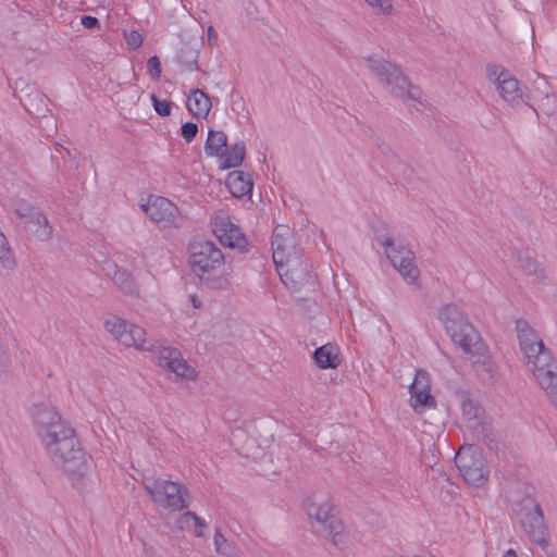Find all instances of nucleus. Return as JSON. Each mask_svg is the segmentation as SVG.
Wrapping results in <instances>:
<instances>
[{
	"label": "nucleus",
	"instance_id": "obj_41",
	"mask_svg": "<svg viewBox=\"0 0 557 557\" xmlns=\"http://www.w3.org/2000/svg\"><path fill=\"white\" fill-rule=\"evenodd\" d=\"M504 557H517V554H516V552L513 549H509V550L506 552Z\"/></svg>",
	"mask_w": 557,
	"mask_h": 557
},
{
	"label": "nucleus",
	"instance_id": "obj_34",
	"mask_svg": "<svg viewBox=\"0 0 557 557\" xmlns=\"http://www.w3.org/2000/svg\"><path fill=\"white\" fill-rule=\"evenodd\" d=\"M198 133V126L196 123L186 122L181 127L182 137L186 140V143H191Z\"/></svg>",
	"mask_w": 557,
	"mask_h": 557
},
{
	"label": "nucleus",
	"instance_id": "obj_21",
	"mask_svg": "<svg viewBox=\"0 0 557 557\" xmlns=\"http://www.w3.org/2000/svg\"><path fill=\"white\" fill-rule=\"evenodd\" d=\"M225 183L230 193L236 198H243L252 193L253 183L251 176L243 171L235 170L231 172Z\"/></svg>",
	"mask_w": 557,
	"mask_h": 557
},
{
	"label": "nucleus",
	"instance_id": "obj_35",
	"mask_svg": "<svg viewBox=\"0 0 557 557\" xmlns=\"http://www.w3.org/2000/svg\"><path fill=\"white\" fill-rule=\"evenodd\" d=\"M125 40L129 49L136 50L143 44V36L136 30H131L125 34Z\"/></svg>",
	"mask_w": 557,
	"mask_h": 557
},
{
	"label": "nucleus",
	"instance_id": "obj_17",
	"mask_svg": "<svg viewBox=\"0 0 557 557\" xmlns=\"http://www.w3.org/2000/svg\"><path fill=\"white\" fill-rule=\"evenodd\" d=\"M492 76H495L496 89L506 102L513 106L528 103L529 97L524 94L519 81L508 70H502L497 75L493 72Z\"/></svg>",
	"mask_w": 557,
	"mask_h": 557
},
{
	"label": "nucleus",
	"instance_id": "obj_3",
	"mask_svg": "<svg viewBox=\"0 0 557 557\" xmlns=\"http://www.w3.org/2000/svg\"><path fill=\"white\" fill-rule=\"evenodd\" d=\"M188 262L201 284L213 290L230 287L231 268L225 264L221 249L212 242H196L190 246Z\"/></svg>",
	"mask_w": 557,
	"mask_h": 557
},
{
	"label": "nucleus",
	"instance_id": "obj_33",
	"mask_svg": "<svg viewBox=\"0 0 557 557\" xmlns=\"http://www.w3.org/2000/svg\"><path fill=\"white\" fill-rule=\"evenodd\" d=\"M147 72L156 81L160 79L162 67L157 55H152L147 61Z\"/></svg>",
	"mask_w": 557,
	"mask_h": 557
},
{
	"label": "nucleus",
	"instance_id": "obj_12",
	"mask_svg": "<svg viewBox=\"0 0 557 557\" xmlns=\"http://www.w3.org/2000/svg\"><path fill=\"white\" fill-rule=\"evenodd\" d=\"M104 326L115 339L126 347H135L139 350H151L153 347L152 344L146 339V331L139 325L113 317L106 320Z\"/></svg>",
	"mask_w": 557,
	"mask_h": 557
},
{
	"label": "nucleus",
	"instance_id": "obj_4",
	"mask_svg": "<svg viewBox=\"0 0 557 557\" xmlns=\"http://www.w3.org/2000/svg\"><path fill=\"white\" fill-rule=\"evenodd\" d=\"M367 63L379 79L388 87L389 92L400 98L409 111H420V107L423 106L421 90L409 82L399 67L377 57H369Z\"/></svg>",
	"mask_w": 557,
	"mask_h": 557
},
{
	"label": "nucleus",
	"instance_id": "obj_36",
	"mask_svg": "<svg viewBox=\"0 0 557 557\" xmlns=\"http://www.w3.org/2000/svg\"><path fill=\"white\" fill-rule=\"evenodd\" d=\"M188 54L189 55H188V58L186 60H182L183 55H180V62L182 63L184 69L186 71H188V72L198 71L199 67H198V63H197V59H196L195 52L190 51Z\"/></svg>",
	"mask_w": 557,
	"mask_h": 557
},
{
	"label": "nucleus",
	"instance_id": "obj_19",
	"mask_svg": "<svg viewBox=\"0 0 557 557\" xmlns=\"http://www.w3.org/2000/svg\"><path fill=\"white\" fill-rule=\"evenodd\" d=\"M272 258L275 264L276 271H281L280 268L286 265L289 258L296 256L290 232L285 226H277L272 236Z\"/></svg>",
	"mask_w": 557,
	"mask_h": 557
},
{
	"label": "nucleus",
	"instance_id": "obj_40",
	"mask_svg": "<svg viewBox=\"0 0 557 557\" xmlns=\"http://www.w3.org/2000/svg\"><path fill=\"white\" fill-rule=\"evenodd\" d=\"M190 301H191L194 308H200L201 307V301H200V299L196 295H191L190 296Z\"/></svg>",
	"mask_w": 557,
	"mask_h": 557
},
{
	"label": "nucleus",
	"instance_id": "obj_11",
	"mask_svg": "<svg viewBox=\"0 0 557 557\" xmlns=\"http://www.w3.org/2000/svg\"><path fill=\"white\" fill-rule=\"evenodd\" d=\"M460 474L469 484L480 486L488 478V467L482 450L475 445L462 446L455 456Z\"/></svg>",
	"mask_w": 557,
	"mask_h": 557
},
{
	"label": "nucleus",
	"instance_id": "obj_8",
	"mask_svg": "<svg viewBox=\"0 0 557 557\" xmlns=\"http://www.w3.org/2000/svg\"><path fill=\"white\" fill-rule=\"evenodd\" d=\"M63 440L55 454H47L51 461L67 474H83L86 469V457L75 431H64Z\"/></svg>",
	"mask_w": 557,
	"mask_h": 557
},
{
	"label": "nucleus",
	"instance_id": "obj_18",
	"mask_svg": "<svg viewBox=\"0 0 557 557\" xmlns=\"http://www.w3.org/2000/svg\"><path fill=\"white\" fill-rule=\"evenodd\" d=\"M158 364L178 377L193 379L195 375V370L187 363L177 348H159Z\"/></svg>",
	"mask_w": 557,
	"mask_h": 557
},
{
	"label": "nucleus",
	"instance_id": "obj_30",
	"mask_svg": "<svg viewBox=\"0 0 557 557\" xmlns=\"http://www.w3.org/2000/svg\"><path fill=\"white\" fill-rule=\"evenodd\" d=\"M520 260H527L525 264L522 265L525 274L534 276L535 281L539 282L545 277L544 269L535 260L530 257L521 258Z\"/></svg>",
	"mask_w": 557,
	"mask_h": 557
},
{
	"label": "nucleus",
	"instance_id": "obj_37",
	"mask_svg": "<svg viewBox=\"0 0 557 557\" xmlns=\"http://www.w3.org/2000/svg\"><path fill=\"white\" fill-rule=\"evenodd\" d=\"M371 7L379 9L382 13H388L392 10L391 0H366Z\"/></svg>",
	"mask_w": 557,
	"mask_h": 557
},
{
	"label": "nucleus",
	"instance_id": "obj_16",
	"mask_svg": "<svg viewBox=\"0 0 557 557\" xmlns=\"http://www.w3.org/2000/svg\"><path fill=\"white\" fill-rule=\"evenodd\" d=\"M410 405L417 413L425 409L436 407V400L430 393L428 373L423 370H417L416 376L409 386Z\"/></svg>",
	"mask_w": 557,
	"mask_h": 557
},
{
	"label": "nucleus",
	"instance_id": "obj_20",
	"mask_svg": "<svg viewBox=\"0 0 557 557\" xmlns=\"http://www.w3.org/2000/svg\"><path fill=\"white\" fill-rule=\"evenodd\" d=\"M213 233L223 246L236 248L239 251L247 246V239L239 227L231 222L228 216L219 218L213 224Z\"/></svg>",
	"mask_w": 557,
	"mask_h": 557
},
{
	"label": "nucleus",
	"instance_id": "obj_10",
	"mask_svg": "<svg viewBox=\"0 0 557 557\" xmlns=\"http://www.w3.org/2000/svg\"><path fill=\"white\" fill-rule=\"evenodd\" d=\"M379 243L384 247L387 259L405 281L409 284L416 283L420 271L416 264V256L409 246L389 235L380 236Z\"/></svg>",
	"mask_w": 557,
	"mask_h": 557
},
{
	"label": "nucleus",
	"instance_id": "obj_5",
	"mask_svg": "<svg viewBox=\"0 0 557 557\" xmlns=\"http://www.w3.org/2000/svg\"><path fill=\"white\" fill-rule=\"evenodd\" d=\"M509 499L512 513L521 523L530 540L545 547L548 544L549 535L540 504L530 493H525L522 497L511 495Z\"/></svg>",
	"mask_w": 557,
	"mask_h": 557
},
{
	"label": "nucleus",
	"instance_id": "obj_24",
	"mask_svg": "<svg viewBox=\"0 0 557 557\" xmlns=\"http://www.w3.org/2000/svg\"><path fill=\"white\" fill-rule=\"evenodd\" d=\"M180 531H190L196 537H201L207 528L206 521L193 511H185L175 521Z\"/></svg>",
	"mask_w": 557,
	"mask_h": 557
},
{
	"label": "nucleus",
	"instance_id": "obj_25",
	"mask_svg": "<svg viewBox=\"0 0 557 557\" xmlns=\"http://www.w3.org/2000/svg\"><path fill=\"white\" fill-rule=\"evenodd\" d=\"M226 146L227 136L223 131L209 129L203 147L207 157L220 158L226 152Z\"/></svg>",
	"mask_w": 557,
	"mask_h": 557
},
{
	"label": "nucleus",
	"instance_id": "obj_15",
	"mask_svg": "<svg viewBox=\"0 0 557 557\" xmlns=\"http://www.w3.org/2000/svg\"><path fill=\"white\" fill-rule=\"evenodd\" d=\"M280 269L281 271H277V273L281 281L290 289H298L312 281L310 265L308 261L304 260L300 256L296 255L289 258L286 265Z\"/></svg>",
	"mask_w": 557,
	"mask_h": 557
},
{
	"label": "nucleus",
	"instance_id": "obj_13",
	"mask_svg": "<svg viewBox=\"0 0 557 557\" xmlns=\"http://www.w3.org/2000/svg\"><path fill=\"white\" fill-rule=\"evenodd\" d=\"M144 212L164 228H177L182 224V216L177 206L170 199L161 196H150L147 203L141 205Z\"/></svg>",
	"mask_w": 557,
	"mask_h": 557
},
{
	"label": "nucleus",
	"instance_id": "obj_32",
	"mask_svg": "<svg viewBox=\"0 0 557 557\" xmlns=\"http://www.w3.org/2000/svg\"><path fill=\"white\" fill-rule=\"evenodd\" d=\"M151 101H152V106H153V109L154 111L160 115V116H169L171 114V110H172V102L171 101H168V100H161L159 99L156 95H151Z\"/></svg>",
	"mask_w": 557,
	"mask_h": 557
},
{
	"label": "nucleus",
	"instance_id": "obj_14",
	"mask_svg": "<svg viewBox=\"0 0 557 557\" xmlns=\"http://www.w3.org/2000/svg\"><path fill=\"white\" fill-rule=\"evenodd\" d=\"M14 214L24 221V228L39 240L46 242L52 237L53 228L38 207L21 201L14 208Z\"/></svg>",
	"mask_w": 557,
	"mask_h": 557
},
{
	"label": "nucleus",
	"instance_id": "obj_31",
	"mask_svg": "<svg viewBox=\"0 0 557 557\" xmlns=\"http://www.w3.org/2000/svg\"><path fill=\"white\" fill-rule=\"evenodd\" d=\"M461 410L465 418L471 422L479 418L481 408L472 399H465L461 404Z\"/></svg>",
	"mask_w": 557,
	"mask_h": 557
},
{
	"label": "nucleus",
	"instance_id": "obj_6",
	"mask_svg": "<svg viewBox=\"0 0 557 557\" xmlns=\"http://www.w3.org/2000/svg\"><path fill=\"white\" fill-rule=\"evenodd\" d=\"M32 417L36 432L47 454H55L58 445L63 440L64 431L74 429L61 418L60 413L47 404H37L32 408Z\"/></svg>",
	"mask_w": 557,
	"mask_h": 557
},
{
	"label": "nucleus",
	"instance_id": "obj_26",
	"mask_svg": "<svg viewBox=\"0 0 557 557\" xmlns=\"http://www.w3.org/2000/svg\"><path fill=\"white\" fill-rule=\"evenodd\" d=\"M313 360L320 369H335L339 364L337 348L331 344L323 345L314 350Z\"/></svg>",
	"mask_w": 557,
	"mask_h": 557
},
{
	"label": "nucleus",
	"instance_id": "obj_22",
	"mask_svg": "<svg viewBox=\"0 0 557 557\" xmlns=\"http://www.w3.org/2000/svg\"><path fill=\"white\" fill-rule=\"evenodd\" d=\"M186 107L188 112L198 119H206L211 109V101L209 96L201 89L195 88L190 90Z\"/></svg>",
	"mask_w": 557,
	"mask_h": 557
},
{
	"label": "nucleus",
	"instance_id": "obj_28",
	"mask_svg": "<svg viewBox=\"0 0 557 557\" xmlns=\"http://www.w3.org/2000/svg\"><path fill=\"white\" fill-rule=\"evenodd\" d=\"M113 282L125 293L134 294L136 284L131 274L125 271L116 270L112 276Z\"/></svg>",
	"mask_w": 557,
	"mask_h": 557
},
{
	"label": "nucleus",
	"instance_id": "obj_1",
	"mask_svg": "<svg viewBox=\"0 0 557 557\" xmlns=\"http://www.w3.org/2000/svg\"><path fill=\"white\" fill-rule=\"evenodd\" d=\"M438 319L455 345L466 355L478 356L473 362L475 371L493 379L497 372L496 363L491 356L485 355L486 347L480 333L468 321L460 307L455 304L444 305L440 309Z\"/></svg>",
	"mask_w": 557,
	"mask_h": 557
},
{
	"label": "nucleus",
	"instance_id": "obj_9",
	"mask_svg": "<svg viewBox=\"0 0 557 557\" xmlns=\"http://www.w3.org/2000/svg\"><path fill=\"white\" fill-rule=\"evenodd\" d=\"M305 506L308 517L319 524V532L330 537L335 546L345 545L347 535L343 531V523L333 513V505L329 500L317 503L307 499Z\"/></svg>",
	"mask_w": 557,
	"mask_h": 557
},
{
	"label": "nucleus",
	"instance_id": "obj_39",
	"mask_svg": "<svg viewBox=\"0 0 557 557\" xmlns=\"http://www.w3.org/2000/svg\"><path fill=\"white\" fill-rule=\"evenodd\" d=\"M208 44L209 46L213 47L216 44L218 40V34L213 26L208 27Z\"/></svg>",
	"mask_w": 557,
	"mask_h": 557
},
{
	"label": "nucleus",
	"instance_id": "obj_7",
	"mask_svg": "<svg viewBox=\"0 0 557 557\" xmlns=\"http://www.w3.org/2000/svg\"><path fill=\"white\" fill-rule=\"evenodd\" d=\"M143 483L151 500L161 508L181 511L189 505L188 490L177 482L161 478H146Z\"/></svg>",
	"mask_w": 557,
	"mask_h": 557
},
{
	"label": "nucleus",
	"instance_id": "obj_29",
	"mask_svg": "<svg viewBox=\"0 0 557 557\" xmlns=\"http://www.w3.org/2000/svg\"><path fill=\"white\" fill-rule=\"evenodd\" d=\"M0 263L8 269L13 268L15 264V259L8 239L2 232H0Z\"/></svg>",
	"mask_w": 557,
	"mask_h": 557
},
{
	"label": "nucleus",
	"instance_id": "obj_38",
	"mask_svg": "<svg viewBox=\"0 0 557 557\" xmlns=\"http://www.w3.org/2000/svg\"><path fill=\"white\" fill-rule=\"evenodd\" d=\"M81 24L87 29H95L100 27L99 20L91 15L82 16Z\"/></svg>",
	"mask_w": 557,
	"mask_h": 557
},
{
	"label": "nucleus",
	"instance_id": "obj_23",
	"mask_svg": "<svg viewBox=\"0 0 557 557\" xmlns=\"http://www.w3.org/2000/svg\"><path fill=\"white\" fill-rule=\"evenodd\" d=\"M246 156V144L244 140H237L232 145L226 146V152L220 156V169L227 170L238 168L242 165Z\"/></svg>",
	"mask_w": 557,
	"mask_h": 557
},
{
	"label": "nucleus",
	"instance_id": "obj_2",
	"mask_svg": "<svg viewBox=\"0 0 557 557\" xmlns=\"http://www.w3.org/2000/svg\"><path fill=\"white\" fill-rule=\"evenodd\" d=\"M519 347L540 386L557 407V362L541 336L524 320L516 322Z\"/></svg>",
	"mask_w": 557,
	"mask_h": 557
},
{
	"label": "nucleus",
	"instance_id": "obj_27",
	"mask_svg": "<svg viewBox=\"0 0 557 557\" xmlns=\"http://www.w3.org/2000/svg\"><path fill=\"white\" fill-rule=\"evenodd\" d=\"M213 543L215 552L220 555L235 557L238 554L237 545L233 541H228L219 529L215 530Z\"/></svg>",
	"mask_w": 557,
	"mask_h": 557
}]
</instances>
